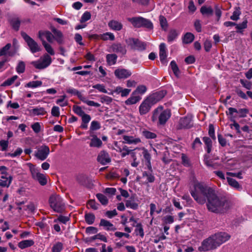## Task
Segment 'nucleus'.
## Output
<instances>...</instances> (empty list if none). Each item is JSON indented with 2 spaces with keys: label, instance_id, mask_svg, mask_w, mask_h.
Segmentation results:
<instances>
[{
  "label": "nucleus",
  "instance_id": "50",
  "mask_svg": "<svg viewBox=\"0 0 252 252\" xmlns=\"http://www.w3.org/2000/svg\"><path fill=\"white\" fill-rule=\"evenodd\" d=\"M100 100L101 103L108 105L112 102L113 99L107 95H102L100 96Z\"/></svg>",
  "mask_w": 252,
  "mask_h": 252
},
{
  "label": "nucleus",
  "instance_id": "55",
  "mask_svg": "<svg viewBox=\"0 0 252 252\" xmlns=\"http://www.w3.org/2000/svg\"><path fill=\"white\" fill-rule=\"evenodd\" d=\"M74 112L78 116L82 117L84 114V111L82 109L81 107L77 105H74L72 108Z\"/></svg>",
  "mask_w": 252,
  "mask_h": 252
},
{
  "label": "nucleus",
  "instance_id": "62",
  "mask_svg": "<svg viewBox=\"0 0 252 252\" xmlns=\"http://www.w3.org/2000/svg\"><path fill=\"white\" fill-rule=\"evenodd\" d=\"M182 160L183 164L186 167H189L190 165L189 158L184 154L182 155Z\"/></svg>",
  "mask_w": 252,
  "mask_h": 252
},
{
  "label": "nucleus",
  "instance_id": "17",
  "mask_svg": "<svg viewBox=\"0 0 252 252\" xmlns=\"http://www.w3.org/2000/svg\"><path fill=\"white\" fill-rule=\"evenodd\" d=\"M123 138L124 140L123 143L128 144H137L141 142V140L139 138L132 136L124 135Z\"/></svg>",
  "mask_w": 252,
  "mask_h": 252
},
{
  "label": "nucleus",
  "instance_id": "57",
  "mask_svg": "<svg viewBox=\"0 0 252 252\" xmlns=\"http://www.w3.org/2000/svg\"><path fill=\"white\" fill-rule=\"evenodd\" d=\"M25 64L21 61L20 62L16 67V71L18 73H22L25 71Z\"/></svg>",
  "mask_w": 252,
  "mask_h": 252
},
{
  "label": "nucleus",
  "instance_id": "15",
  "mask_svg": "<svg viewBox=\"0 0 252 252\" xmlns=\"http://www.w3.org/2000/svg\"><path fill=\"white\" fill-rule=\"evenodd\" d=\"M192 126L191 120L189 117H183L179 121V127L180 128H189Z\"/></svg>",
  "mask_w": 252,
  "mask_h": 252
},
{
  "label": "nucleus",
  "instance_id": "14",
  "mask_svg": "<svg viewBox=\"0 0 252 252\" xmlns=\"http://www.w3.org/2000/svg\"><path fill=\"white\" fill-rule=\"evenodd\" d=\"M38 37L42 42L45 38L49 43H52L54 39V35L48 31H39L38 33Z\"/></svg>",
  "mask_w": 252,
  "mask_h": 252
},
{
  "label": "nucleus",
  "instance_id": "16",
  "mask_svg": "<svg viewBox=\"0 0 252 252\" xmlns=\"http://www.w3.org/2000/svg\"><path fill=\"white\" fill-rule=\"evenodd\" d=\"M111 50L112 52L125 55L126 52L125 46L122 45L121 44H114L111 47Z\"/></svg>",
  "mask_w": 252,
  "mask_h": 252
},
{
  "label": "nucleus",
  "instance_id": "52",
  "mask_svg": "<svg viewBox=\"0 0 252 252\" xmlns=\"http://www.w3.org/2000/svg\"><path fill=\"white\" fill-rule=\"evenodd\" d=\"M135 226L136 227V229L135 230L136 234L137 235H140L141 237H143L144 232L142 224L141 223H137Z\"/></svg>",
  "mask_w": 252,
  "mask_h": 252
},
{
  "label": "nucleus",
  "instance_id": "23",
  "mask_svg": "<svg viewBox=\"0 0 252 252\" xmlns=\"http://www.w3.org/2000/svg\"><path fill=\"white\" fill-rule=\"evenodd\" d=\"M92 138L91 139V142L89 144L90 146L97 148H100L102 145L101 140L96 135H92Z\"/></svg>",
  "mask_w": 252,
  "mask_h": 252
},
{
  "label": "nucleus",
  "instance_id": "51",
  "mask_svg": "<svg viewBox=\"0 0 252 252\" xmlns=\"http://www.w3.org/2000/svg\"><path fill=\"white\" fill-rule=\"evenodd\" d=\"M160 25L162 29L164 31L166 30L168 27L167 22L166 18L162 15L159 17Z\"/></svg>",
  "mask_w": 252,
  "mask_h": 252
},
{
  "label": "nucleus",
  "instance_id": "1",
  "mask_svg": "<svg viewBox=\"0 0 252 252\" xmlns=\"http://www.w3.org/2000/svg\"><path fill=\"white\" fill-rule=\"evenodd\" d=\"M193 189L190 191L191 196L200 204H204L207 200V207L209 211L223 213L229 209V202L225 198L217 196L210 187L196 180H193Z\"/></svg>",
  "mask_w": 252,
  "mask_h": 252
},
{
  "label": "nucleus",
  "instance_id": "63",
  "mask_svg": "<svg viewBox=\"0 0 252 252\" xmlns=\"http://www.w3.org/2000/svg\"><path fill=\"white\" fill-rule=\"evenodd\" d=\"M88 205L94 210H97L99 204L96 203L94 200H90L88 202Z\"/></svg>",
  "mask_w": 252,
  "mask_h": 252
},
{
  "label": "nucleus",
  "instance_id": "31",
  "mask_svg": "<svg viewBox=\"0 0 252 252\" xmlns=\"http://www.w3.org/2000/svg\"><path fill=\"white\" fill-rule=\"evenodd\" d=\"M227 180L228 184L231 186L232 187L237 189L239 190H241L242 189V187L238 182L233 178H231L229 177L227 178Z\"/></svg>",
  "mask_w": 252,
  "mask_h": 252
},
{
  "label": "nucleus",
  "instance_id": "58",
  "mask_svg": "<svg viewBox=\"0 0 252 252\" xmlns=\"http://www.w3.org/2000/svg\"><path fill=\"white\" fill-rule=\"evenodd\" d=\"M143 135L148 139H154L157 137L155 133L152 132L148 130H144L143 131Z\"/></svg>",
  "mask_w": 252,
  "mask_h": 252
},
{
  "label": "nucleus",
  "instance_id": "32",
  "mask_svg": "<svg viewBox=\"0 0 252 252\" xmlns=\"http://www.w3.org/2000/svg\"><path fill=\"white\" fill-rule=\"evenodd\" d=\"M143 151L142 154L145 159L147 161V165L149 168V169H151V155L149 153L147 150L143 148L141 149Z\"/></svg>",
  "mask_w": 252,
  "mask_h": 252
},
{
  "label": "nucleus",
  "instance_id": "49",
  "mask_svg": "<svg viewBox=\"0 0 252 252\" xmlns=\"http://www.w3.org/2000/svg\"><path fill=\"white\" fill-rule=\"evenodd\" d=\"M85 219L86 222L88 224H92L94 221L95 216L93 214H87L85 216Z\"/></svg>",
  "mask_w": 252,
  "mask_h": 252
},
{
  "label": "nucleus",
  "instance_id": "6",
  "mask_svg": "<svg viewBox=\"0 0 252 252\" xmlns=\"http://www.w3.org/2000/svg\"><path fill=\"white\" fill-rule=\"evenodd\" d=\"M52 60L50 56L44 54L39 60L33 61L31 64L36 68L43 69L49 66L52 63Z\"/></svg>",
  "mask_w": 252,
  "mask_h": 252
},
{
  "label": "nucleus",
  "instance_id": "24",
  "mask_svg": "<svg viewBox=\"0 0 252 252\" xmlns=\"http://www.w3.org/2000/svg\"><path fill=\"white\" fill-rule=\"evenodd\" d=\"M135 195L131 196L129 199L125 201L126 206L127 208H129L133 210H136L138 208V204L135 201Z\"/></svg>",
  "mask_w": 252,
  "mask_h": 252
},
{
  "label": "nucleus",
  "instance_id": "30",
  "mask_svg": "<svg viewBox=\"0 0 252 252\" xmlns=\"http://www.w3.org/2000/svg\"><path fill=\"white\" fill-rule=\"evenodd\" d=\"M1 178L4 180H0V186L2 187H8L10 185L12 178L11 176L6 177L5 176H2Z\"/></svg>",
  "mask_w": 252,
  "mask_h": 252
},
{
  "label": "nucleus",
  "instance_id": "35",
  "mask_svg": "<svg viewBox=\"0 0 252 252\" xmlns=\"http://www.w3.org/2000/svg\"><path fill=\"white\" fill-rule=\"evenodd\" d=\"M100 39L104 41L108 40L113 41L115 40V36L113 33L110 32H107L100 34Z\"/></svg>",
  "mask_w": 252,
  "mask_h": 252
},
{
  "label": "nucleus",
  "instance_id": "27",
  "mask_svg": "<svg viewBox=\"0 0 252 252\" xmlns=\"http://www.w3.org/2000/svg\"><path fill=\"white\" fill-rule=\"evenodd\" d=\"M30 113L33 116L44 115L46 113L44 108L41 107H37L30 110Z\"/></svg>",
  "mask_w": 252,
  "mask_h": 252
},
{
  "label": "nucleus",
  "instance_id": "60",
  "mask_svg": "<svg viewBox=\"0 0 252 252\" xmlns=\"http://www.w3.org/2000/svg\"><path fill=\"white\" fill-rule=\"evenodd\" d=\"M131 151L132 150H129L126 146H124L122 147V151L121 153L122 157L124 158L127 155H129Z\"/></svg>",
  "mask_w": 252,
  "mask_h": 252
},
{
  "label": "nucleus",
  "instance_id": "33",
  "mask_svg": "<svg viewBox=\"0 0 252 252\" xmlns=\"http://www.w3.org/2000/svg\"><path fill=\"white\" fill-rule=\"evenodd\" d=\"M21 21L17 17H14L10 20V24L12 28L16 31L19 30Z\"/></svg>",
  "mask_w": 252,
  "mask_h": 252
},
{
  "label": "nucleus",
  "instance_id": "36",
  "mask_svg": "<svg viewBox=\"0 0 252 252\" xmlns=\"http://www.w3.org/2000/svg\"><path fill=\"white\" fill-rule=\"evenodd\" d=\"M147 90V88L146 86L143 85H139L137 86L135 90L133 92V94H136V95H142L146 93Z\"/></svg>",
  "mask_w": 252,
  "mask_h": 252
},
{
  "label": "nucleus",
  "instance_id": "43",
  "mask_svg": "<svg viewBox=\"0 0 252 252\" xmlns=\"http://www.w3.org/2000/svg\"><path fill=\"white\" fill-rule=\"evenodd\" d=\"M42 85V82L41 81H33L27 83L25 85V87L28 88H35L40 87Z\"/></svg>",
  "mask_w": 252,
  "mask_h": 252
},
{
  "label": "nucleus",
  "instance_id": "56",
  "mask_svg": "<svg viewBox=\"0 0 252 252\" xmlns=\"http://www.w3.org/2000/svg\"><path fill=\"white\" fill-rule=\"evenodd\" d=\"M93 88L97 89L98 91L103 93H108L105 86L103 84H97L93 86Z\"/></svg>",
  "mask_w": 252,
  "mask_h": 252
},
{
  "label": "nucleus",
  "instance_id": "34",
  "mask_svg": "<svg viewBox=\"0 0 252 252\" xmlns=\"http://www.w3.org/2000/svg\"><path fill=\"white\" fill-rule=\"evenodd\" d=\"M117 56L114 54H108L106 56V61L109 65H114L116 63Z\"/></svg>",
  "mask_w": 252,
  "mask_h": 252
},
{
  "label": "nucleus",
  "instance_id": "19",
  "mask_svg": "<svg viewBox=\"0 0 252 252\" xmlns=\"http://www.w3.org/2000/svg\"><path fill=\"white\" fill-rule=\"evenodd\" d=\"M108 26L110 29L116 31L121 30L123 27L120 22L115 20H110L108 23Z\"/></svg>",
  "mask_w": 252,
  "mask_h": 252
},
{
  "label": "nucleus",
  "instance_id": "39",
  "mask_svg": "<svg viewBox=\"0 0 252 252\" xmlns=\"http://www.w3.org/2000/svg\"><path fill=\"white\" fill-rule=\"evenodd\" d=\"M17 75H14L12 77L7 79L4 81L1 84V87L9 86L13 84L15 80L18 78Z\"/></svg>",
  "mask_w": 252,
  "mask_h": 252
},
{
  "label": "nucleus",
  "instance_id": "13",
  "mask_svg": "<svg viewBox=\"0 0 252 252\" xmlns=\"http://www.w3.org/2000/svg\"><path fill=\"white\" fill-rule=\"evenodd\" d=\"M214 237L215 238L218 246L225 242L230 239V235L225 232H220L215 234Z\"/></svg>",
  "mask_w": 252,
  "mask_h": 252
},
{
  "label": "nucleus",
  "instance_id": "25",
  "mask_svg": "<svg viewBox=\"0 0 252 252\" xmlns=\"http://www.w3.org/2000/svg\"><path fill=\"white\" fill-rule=\"evenodd\" d=\"M34 243L32 240H25L20 242L18 246L20 249H24L33 246Z\"/></svg>",
  "mask_w": 252,
  "mask_h": 252
},
{
  "label": "nucleus",
  "instance_id": "3",
  "mask_svg": "<svg viewBox=\"0 0 252 252\" xmlns=\"http://www.w3.org/2000/svg\"><path fill=\"white\" fill-rule=\"evenodd\" d=\"M157 97V94H155L149 96L143 101L139 107V111L141 115H145L150 111L152 106L158 100Z\"/></svg>",
  "mask_w": 252,
  "mask_h": 252
},
{
  "label": "nucleus",
  "instance_id": "38",
  "mask_svg": "<svg viewBox=\"0 0 252 252\" xmlns=\"http://www.w3.org/2000/svg\"><path fill=\"white\" fill-rule=\"evenodd\" d=\"M66 92L68 94L74 95H77L78 97L79 98V99L81 100L82 99V98L84 96L80 92H79L77 90L74 88H69L67 89Z\"/></svg>",
  "mask_w": 252,
  "mask_h": 252
},
{
  "label": "nucleus",
  "instance_id": "61",
  "mask_svg": "<svg viewBox=\"0 0 252 252\" xmlns=\"http://www.w3.org/2000/svg\"><path fill=\"white\" fill-rule=\"evenodd\" d=\"M63 250V244L58 242L52 248L53 252H60Z\"/></svg>",
  "mask_w": 252,
  "mask_h": 252
},
{
  "label": "nucleus",
  "instance_id": "12",
  "mask_svg": "<svg viewBox=\"0 0 252 252\" xmlns=\"http://www.w3.org/2000/svg\"><path fill=\"white\" fill-rule=\"evenodd\" d=\"M97 161L102 165H106L110 162L111 158L107 152L101 151L97 156Z\"/></svg>",
  "mask_w": 252,
  "mask_h": 252
},
{
  "label": "nucleus",
  "instance_id": "64",
  "mask_svg": "<svg viewBox=\"0 0 252 252\" xmlns=\"http://www.w3.org/2000/svg\"><path fill=\"white\" fill-rule=\"evenodd\" d=\"M249 110L246 108L240 109L238 111V113L239 114V117L240 118L246 117L247 114L249 113Z\"/></svg>",
  "mask_w": 252,
  "mask_h": 252
},
{
  "label": "nucleus",
  "instance_id": "9",
  "mask_svg": "<svg viewBox=\"0 0 252 252\" xmlns=\"http://www.w3.org/2000/svg\"><path fill=\"white\" fill-rule=\"evenodd\" d=\"M50 153L48 146L42 145L37 148L35 152L34 156L38 159L43 161L47 158Z\"/></svg>",
  "mask_w": 252,
  "mask_h": 252
},
{
  "label": "nucleus",
  "instance_id": "21",
  "mask_svg": "<svg viewBox=\"0 0 252 252\" xmlns=\"http://www.w3.org/2000/svg\"><path fill=\"white\" fill-rule=\"evenodd\" d=\"M52 32L54 33V38L60 44H62L64 42V38L63 33L59 30L55 28L52 29Z\"/></svg>",
  "mask_w": 252,
  "mask_h": 252
},
{
  "label": "nucleus",
  "instance_id": "5",
  "mask_svg": "<svg viewBox=\"0 0 252 252\" xmlns=\"http://www.w3.org/2000/svg\"><path fill=\"white\" fill-rule=\"evenodd\" d=\"M127 20L135 28L143 27L149 30L153 28V25L150 20L140 16L127 18Z\"/></svg>",
  "mask_w": 252,
  "mask_h": 252
},
{
  "label": "nucleus",
  "instance_id": "20",
  "mask_svg": "<svg viewBox=\"0 0 252 252\" xmlns=\"http://www.w3.org/2000/svg\"><path fill=\"white\" fill-rule=\"evenodd\" d=\"M99 226H103L107 231H114L116 230V228L112 223L104 219L100 220Z\"/></svg>",
  "mask_w": 252,
  "mask_h": 252
},
{
  "label": "nucleus",
  "instance_id": "7",
  "mask_svg": "<svg viewBox=\"0 0 252 252\" xmlns=\"http://www.w3.org/2000/svg\"><path fill=\"white\" fill-rule=\"evenodd\" d=\"M218 246L214 235L203 241L201 246L199 247L200 251H208L216 249Z\"/></svg>",
  "mask_w": 252,
  "mask_h": 252
},
{
  "label": "nucleus",
  "instance_id": "41",
  "mask_svg": "<svg viewBox=\"0 0 252 252\" xmlns=\"http://www.w3.org/2000/svg\"><path fill=\"white\" fill-rule=\"evenodd\" d=\"M81 101L89 106H94L95 107H98L100 106L99 103L92 100H89L87 99V98L84 96H83V97L82 98Z\"/></svg>",
  "mask_w": 252,
  "mask_h": 252
},
{
  "label": "nucleus",
  "instance_id": "40",
  "mask_svg": "<svg viewBox=\"0 0 252 252\" xmlns=\"http://www.w3.org/2000/svg\"><path fill=\"white\" fill-rule=\"evenodd\" d=\"M194 38V35L190 32H187L184 37L183 42L186 44L190 43Z\"/></svg>",
  "mask_w": 252,
  "mask_h": 252
},
{
  "label": "nucleus",
  "instance_id": "45",
  "mask_svg": "<svg viewBox=\"0 0 252 252\" xmlns=\"http://www.w3.org/2000/svg\"><path fill=\"white\" fill-rule=\"evenodd\" d=\"M241 14V12L239 7H236L230 18L232 20L237 21L239 19V17Z\"/></svg>",
  "mask_w": 252,
  "mask_h": 252
},
{
  "label": "nucleus",
  "instance_id": "11",
  "mask_svg": "<svg viewBox=\"0 0 252 252\" xmlns=\"http://www.w3.org/2000/svg\"><path fill=\"white\" fill-rule=\"evenodd\" d=\"M132 74L131 71L127 69L118 68L114 71V75L119 79H125L129 77Z\"/></svg>",
  "mask_w": 252,
  "mask_h": 252
},
{
  "label": "nucleus",
  "instance_id": "47",
  "mask_svg": "<svg viewBox=\"0 0 252 252\" xmlns=\"http://www.w3.org/2000/svg\"><path fill=\"white\" fill-rule=\"evenodd\" d=\"M203 140L207 147V151L208 153H210L212 149V142L210 138L208 137H204Z\"/></svg>",
  "mask_w": 252,
  "mask_h": 252
},
{
  "label": "nucleus",
  "instance_id": "46",
  "mask_svg": "<svg viewBox=\"0 0 252 252\" xmlns=\"http://www.w3.org/2000/svg\"><path fill=\"white\" fill-rule=\"evenodd\" d=\"M96 196L99 202L102 204V205H106L108 204V200L106 196H105L103 194L97 193L96 195Z\"/></svg>",
  "mask_w": 252,
  "mask_h": 252
},
{
  "label": "nucleus",
  "instance_id": "28",
  "mask_svg": "<svg viewBox=\"0 0 252 252\" xmlns=\"http://www.w3.org/2000/svg\"><path fill=\"white\" fill-rule=\"evenodd\" d=\"M11 47L10 43L7 44L5 46L0 49V57L4 56H11L12 55L9 51V49Z\"/></svg>",
  "mask_w": 252,
  "mask_h": 252
},
{
  "label": "nucleus",
  "instance_id": "53",
  "mask_svg": "<svg viewBox=\"0 0 252 252\" xmlns=\"http://www.w3.org/2000/svg\"><path fill=\"white\" fill-rule=\"evenodd\" d=\"M162 220L164 224H171L174 221V217L171 215H167L164 216Z\"/></svg>",
  "mask_w": 252,
  "mask_h": 252
},
{
  "label": "nucleus",
  "instance_id": "42",
  "mask_svg": "<svg viewBox=\"0 0 252 252\" xmlns=\"http://www.w3.org/2000/svg\"><path fill=\"white\" fill-rule=\"evenodd\" d=\"M178 33L176 30H171L168 34L167 40L169 42H171L174 40L178 36Z\"/></svg>",
  "mask_w": 252,
  "mask_h": 252
},
{
  "label": "nucleus",
  "instance_id": "2",
  "mask_svg": "<svg viewBox=\"0 0 252 252\" xmlns=\"http://www.w3.org/2000/svg\"><path fill=\"white\" fill-rule=\"evenodd\" d=\"M170 116L171 112L170 110H163L162 106H159L154 111L152 120L153 122L158 120L160 125H164Z\"/></svg>",
  "mask_w": 252,
  "mask_h": 252
},
{
  "label": "nucleus",
  "instance_id": "18",
  "mask_svg": "<svg viewBox=\"0 0 252 252\" xmlns=\"http://www.w3.org/2000/svg\"><path fill=\"white\" fill-rule=\"evenodd\" d=\"M159 58L161 62L164 63L166 62V48L164 43H162L159 45Z\"/></svg>",
  "mask_w": 252,
  "mask_h": 252
},
{
  "label": "nucleus",
  "instance_id": "54",
  "mask_svg": "<svg viewBox=\"0 0 252 252\" xmlns=\"http://www.w3.org/2000/svg\"><path fill=\"white\" fill-rule=\"evenodd\" d=\"M69 217L67 216L60 215L58 217V218L57 219L54 220V222H57L58 221H59L63 224H66V222L69 221Z\"/></svg>",
  "mask_w": 252,
  "mask_h": 252
},
{
  "label": "nucleus",
  "instance_id": "37",
  "mask_svg": "<svg viewBox=\"0 0 252 252\" xmlns=\"http://www.w3.org/2000/svg\"><path fill=\"white\" fill-rule=\"evenodd\" d=\"M170 66L174 74V75L177 77H179L180 74V71L174 61H171L170 64Z\"/></svg>",
  "mask_w": 252,
  "mask_h": 252
},
{
  "label": "nucleus",
  "instance_id": "26",
  "mask_svg": "<svg viewBox=\"0 0 252 252\" xmlns=\"http://www.w3.org/2000/svg\"><path fill=\"white\" fill-rule=\"evenodd\" d=\"M42 44L45 51L47 52V54L49 56H54L55 54V52L50 44L45 40H43Z\"/></svg>",
  "mask_w": 252,
  "mask_h": 252
},
{
  "label": "nucleus",
  "instance_id": "48",
  "mask_svg": "<svg viewBox=\"0 0 252 252\" xmlns=\"http://www.w3.org/2000/svg\"><path fill=\"white\" fill-rule=\"evenodd\" d=\"M248 21L247 20L244 21L242 23L236 25V29L238 30L237 32L242 33L243 30L247 27Z\"/></svg>",
  "mask_w": 252,
  "mask_h": 252
},
{
  "label": "nucleus",
  "instance_id": "22",
  "mask_svg": "<svg viewBox=\"0 0 252 252\" xmlns=\"http://www.w3.org/2000/svg\"><path fill=\"white\" fill-rule=\"evenodd\" d=\"M141 99V97L139 95L133 94L132 92L130 96L125 101V103L127 105H132L136 104Z\"/></svg>",
  "mask_w": 252,
  "mask_h": 252
},
{
  "label": "nucleus",
  "instance_id": "44",
  "mask_svg": "<svg viewBox=\"0 0 252 252\" xmlns=\"http://www.w3.org/2000/svg\"><path fill=\"white\" fill-rule=\"evenodd\" d=\"M200 12L203 15H212L213 10L211 7L202 6L200 9Z\"/></svg>",
  "mask_w": 252,
  "mask_h": 252
},
{
  "label": "nucleus",
  "instance_id": "8",
  "mask_svg": "<svg viewBox=\"0 0 252 252\" xmlns=\"http://www.w3.org/2000/svg\"><path fill=\"white\" fill-rule=\"evenodd\" d=\"M21 35L27 43L30 51L32 53H35L41 51L40 46L38 44L26 33L22 32Z\"/></svg>",
  "mask_w": 252,
  "mask_h": 252
},
{
  "label": "nucleus",
  "instance_id": "10",
  "mask_svg": "<svg viewBox=\"0 0 252 252\" xmlns=\"http://www.w3.org/2000/svg\"><path fill=\"white\" fill-rule=\"evenodd\" d=\"M31 172L32 175V177L40 183L41 185L44 186L47 183V179L45 176L40 173L38 170L34 167H31Z\"/></svg>",
  "mask_w": 252,
  "mask_h": 252
},
{
  "label": "nucleus",
  "instance_id": "4",
  "mask_svg": "<svg viewBox=\"0 0 252 252\" xmlns=\"http://www.w3.org/2000/svg\"><path fill=\"white\" fill-rule=\"evenodd\" d=\"M51 208L56 212L62 213L65 209L64 202L59 195H52L49 200Z\"/></svg>",
  "mask_w": 252,
  "mask_h": 252
},
{
  "label": "nucleus",
  "instance_id": "29",
  "mask_svg": "<svg viewBox=\"0 0 252 252\" xmlns=\"http://www.w3.org/2000/svg\"><path fill=\"white\" fill-rule=\"evenodd\" d=\"M134 44V48L139 51H143L145 50L146 44L142 42H141L137 39H132Z\"/></svg>",
  "mask_w": 252,
  "mask_h": 252
},
{
  "label": "nucleus",
  "instance_id": "59",
  "mask_svg": "<svg viewBox=\"0 0 252 252\" xmlns=\"http://www.w3.org/2000/svg\"><path fill=\"white\" fill-rule=\"evenodd\" d=\"M91 15L89 12H85L82 16L80 19L81 23H84L91 19Z\"/></svg>",
  "mask_w": 252,
  "mask_h": 252
}]
</instances>
